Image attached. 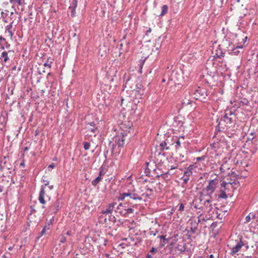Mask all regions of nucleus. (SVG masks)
Instances as JSON below:
<instances>
[{"instance_id": "4be33fe9", "label": "nucleus", "mask_w": 258, "mask_h": 258, "mask_svg": "<svg viewBox=\"0 0 258 258\" xmlns=\"http://www.w3.org/2000/svg\"><path fill=\"white\" fill-rule=\"evenodd\" d=\"M157 253H159L158 249L155 247H152L150 250L149 252L146 254V256L148 254H149L152 256V258H156V255Z\"/></svg>"}, {"instance_id": "9b49d317", "label": "nucleus", "mask_w": 258, "mask_h": 258, "mask_svg": "<svg viewBox=\"0 0 258 258\" xmlns=\"http://www.w3.org/2000/svg\"><path fill=\"white\" fill-rule=\"evenodd\" d=\"M124 211L119 212V215L121 216L126 217L130 214L134 213V210L132 208L128 207L127 206H126L125 205H124Z\"/></svg>"}, {"instance_id": "f704fd0d", "label": "nucleus", "mask_w": 258, "mask_h": 258, "mask_svg": "<svg viewBox=\"0 0 258 258\" xmlns=\"http://www.w3.org/2000/svg\"><path fill=\"white\" fill-rule=\"evenodd\" d=\"M176 208H177V212L181 213L184 210V205L182 203H179L176 206Z\"/></svg>"}, {"instance_id": "6e6d98bb", "label": "nucleus", "mask_w": 258, "mask_h": 258, "mask_svg": "<svg viewBox=\"0 0 258 258\" xmlns=\"http://www.w3.org/2000/svg\"><path fill=\"white\" fill-rule=\"evenodd\" d=\"M20 166H22L23 167H25V164L24 161L23 160H22V161L21 162V163L20 164Z\"/></svg>"}, {"instance_id": "20e7f679", "label": "nucleus", "mask_w": 258, "mask_h": 258, "mask_svg": "<svg viewBox=\"0 0 258 258\" xmlns=\"http://www.w3.org/2000/svg\"><path fill=\"white\" fill-rule=\"evenodd\" d=\"M125 136L122 134L116 135L112 139V141H110L108 147L110 148L111 151L113 153L114 148V144L118 147H122L125 144Z\"/></svg>"}, {"instance_id": "4c0bfd02", "label": "nucleus", "mask_w": 258, "mask_h": 258, "mask_svg": "<svg viewBox=\"0 0 258 258\" xmlns=\"http://www.w3.org/2000/svg\"><path fill=\"white\" fill-rule=\"evenodd\" d=\"M102 177H97L95 179L92 181V184L94 186H96L101 180Z\"/></svg>"}, {"instance_id": "2f4dec72", "label": "nucleus", "mask_w": 258, "mask_h": 258, "mask_svg": "<svg viewBox=\"0 0 258 258\" xmlns=\"http://www.w3.org/2000/svg\"><path fill=\"white\" fill-rule=\"evenodd\" d=\"M168 7L167 5H163L161 8V12L160 14V16H163L165 15L168 12Z\"/></svg>"}, {"instance_id": "5701e85b", "label": "nucleus", "mask_w": 258, "mask_h": 258, "mask_svg": "<svg viewBox=\"0 0 258 258\" xmlns=\"http://www.w3.org/2000/svg\"><path fill=\"white\" fill-rule=\"evenodd\" d=\"M206 93L205 89L200 88H199L195 91V94L198 97H204L205 95H207Z\"/></svg>"}, {"instance_id": "423d86ee", "label": "nucleus", "mask_w": 258, "mask_h": 258, "mask_svg": "<svg viewBox=\"0 0 258 258\" xmlns=\"http://www.w3.org/2000/svg\"><path fill=\"white\" fill-rule=\"evenodd\" d=\"M197 167L196 164L190 165L188 167L185 168L183 175L181 177V179L182 180L184 184H186L190 179V177L193 173V171Z\"/></svg>"}, {"instance_id": "4468645a", "label": "nucleus", "mask_w": 258, "mask_h": 258, "mask_svg": "<svg viewBox=\"0 0 258 258\" xmlns=\"http://www.w3.org/2000/svg\"><path fill=\"white\" fill-rule=\"evenodd\" d=\"M201 216V215H200L196 218H193L192 219L190 220V227L194 228L197 229H198V225L200 223V222H201V219H200Z\"/></svg>"}, {"instance_id": "0e129e2a", "label": "nucleus", "mask_w": 258, "mask_h": 258, "mask_svg": "<svg viewBox=\"0 0 258 258\" xmlns=\"http://www.w3.org/2000/svg\"><path fill=\"white\" fill-rule=\"evenodd\" d=\"M151 32V28H149L148 30H147L146 31V34H147V33H150Z\"/></svg>"}, {"instance_id": "393cba45", "label": "nucleus", "mask_w": 258, "mask_h": 258, "mask_svg": "<svg viewBox=\"0 0 258 258\" xmlns=\"http://www.w3.org/2000/svg\"><path fill=\"white\" fill-rule=\"evenodd\" d=\"M45 190H43V188L42 190H40L38 200L41 204H44L46 203L45 200H44V196H45Z\"/></svg>"}, {"instance_id": "bf43d9fd", "label": "nucleus", "mask_w": 258, "mask_h": 258, "mask_svg": "<svg viewBox=\"0 0 258 258\" xmlns=\"http://www.w3.org/2000/svg\"><path fill=\"white\" fill-rule=\"evenodd\" d=\"M223 165H222L221 166V167H220V171H221V172H224L225 171V170H224V169L223 168Z\"/></svg>"}, {"instance_id": "ddd939ff", "label": "nucleus", "mask_w": 258, "mask_h": 258, "mask_svg": "<svg viewBox=\"0 0 258 258\" xmlns=\"http://www.w3.org/2000/svg\"><path fill=\"white\" fill-rule=\"evenodd\" d=\"M146 166L145 168L144 173L146 176H150L151 171L152 170H153L154 166L155 165H154V163H151L150 162H146Z\"/></svg>"}, {"instance_id": "5fc2aeb1", "label": "nucleus", "mask_w": 258, "mask_h": 258, "mask_svg": "<svg viewBox=\"0 0 258 258\" xmlns=\"http://www.w3.org/2000/svg\"><path fill=\"white\" fill-rule=\"evenodd\" d=\"M204 159H205V157L203 156H202V157H197L196 158V160H197V161H201L202 160H204Z\"/></svg>"}, {"instance_id": "e433bc0d", "label": "nucleus", "mask_w": 258, "mask_h": 258, "mask_svg": "<svg viewBox=\"0 0 258 258\" xmlns=\"http://www.w3.org/2000/svg\"><path fill=\"white\" fill-rule=\"evenodd\" d=\"M52 62V59L48 58L46 61L44 63V66L48 67L49 69H50L51 68Z\"/></svg>"}, {"instance_id": "6ab92c4d", "label": "nucleus", "mask_w": 258, "mask_h": 258, "mask_svg": "<svg viewBox=\"0 0 258 258\" xmlns=\"http://www.w3.org/2000/svg\"><path fill=\"white\" fill-rule=\"evenodd\" d=\"M77 7V0H73L72 4L71 6H70L69 8L70 10L71 11V15L72 16L74 17L75 16V12H76V9Z\"/></svg>"}, {"instance_id": "f3484780", "label": "nucleus", "mask_w": 258, "mask_h": 258, "mask_svg": "<svg viewBox=\"0 0 258 258\" xmlns=\"http://www.w3.org/2000/svg\"><path fill=\"white\" fill-rule=\"evenodd\" d=\"M184 98L182 99L181 103L183 106H186L190 104V98L188 92H185L184 93Z\"/></svg>"}, {"instance_id": "412c9836", "label": "nucleus", "mask_w": 258, "mask_h": 258, "mask_svg": "<svg viewBox=\"0 0 258 258\" xmlns=\"http://www.w3.org/2000/svg\"><path fill=\"white\" fill-rule=\"evenodd\" d=\"M155 156L156 157L160 158V161H162V159L166 158V153L164 152V150H161V149H160L159 151H157L155 152Z\"/></svg>"}, {"instance_id": "603ef678", "label": "nucleus", "mask_w": 258, "mask_h": 258, "mask_svg": "<svg viewBox=\"0 0 258 258\" xmlns=\"http://www.w3.org/2000/svg\"><path fill=\"white\" fill-rule=\"evenodd\" d=\"M55 166H56V165L54 163H52L51 164H50L48 166V168H49L53 169L55 167Z\"/></svg>"}, {"instance_id": "473e14b6", "label": "nucleus", "mask_w": 258, "mask_h": 258, "mask_svg": "<svg viewBox=\"0 0 258 258\" xmlns=\"http://www.w3.org/2000/svg\"><path fill=\"white\" fill-rule=\"evenodd\" d=\"M127 187H128V189H127L126 192H130V190H133V192L136 191L135 186L133 184L132 181H130L127 183Z\"/></svg>"}, {"instance_id": "de8ad7c7", "label": "nucleus", "mask_w": 258, "mask_h": 258, "mask_svg": "<svg viewBox=\"0 0 258 258\" xmlns=\"http://www.w3.org/2000/svg\"><path fill=\"white\" fill-rule=\"evenodd\" d=\"M158 238H159L160 239H162L164 241H167L168 239L166 238V235H160L157 236Z\"/></svg>"}, {"instance_id": "cd10ccee", "label": "nucleus", "mask_w": 258, "mask_h": 258, "mask_svg": "<svg viewBox=\"0 0 258 258\" xmlns=\"http://www.w3.org/2000/svg\"><path fill=\"white\" fill-rule=\"evenodd\" d=\"M8 121V114L7 113L2 114L0 115V123L5 125Z\"/></svg>"}, {"instance_id": "7ed1b4c3", "label": "nucleus", "mask_w": 258, "mask_h": 258, "mask_svg": "<svg viewBox=\"0 0 258 258\" xmlns=\"http://www.w3.org/2000/svg\"><path fill=\"white\" fill-rule=\"evenodd\" d=\"M219 180L215 178L209 181L208 185L203 189L201 193V197H211L213 196L217 185L218 184Z\"/></svg>"}, {"instance_id": "4d7b16f0", "label": "nucleus", "mask_w": 258, "mask_h": 258, "mask_svg": "<svg viewBox=\"0 0 258 258\" xmlns=\"http://www.w3.org/2000/svg\"><path fill=\"white\" fill-rule=\"evenodd\" d=\"M88 124H89L90 125L92 126V127H94V126H96V124H95V123L94 122H90L88 123Z\"/></svg>"}, {"instance_id": "052dcab7", "label": "nucleus", "mask_w": 258, "mask_h": 258, "mask_svg": "<svg viewBox=\"0 0 258 258\" xmlns=\"http://www.w3.org/2000/svg\"><path fill=\"white\" fill-rule=\"evenodd\" d=\"M54 186L53 185H50L48 186V188L50 190H52Z\"/></svg>"}, {"instance_id": "a878e982", "label": "nucleus", "mask_w": 258, "mask_h": 258, "mask_svg": "<svg viewBox=\"0 0 258 258\" xmlns=\"http://www.w3.org/2000/svg\"><path fill=\"white\" fill-rule=\"evenodd\" d=\"M216 52L215 54V57L217 58H222L224 56V53L222 51V49L219 46V47L216 49Z\"/></svg>"}, {"instance_id": "864d4df0", "label": "nucleus", "mask_w": 258, "mask_h": 258, "mask_svg": "<svg viewBox=\"0 0 258 258\" xmlns=\"http://www.w3.org/2000/svg\"><path fill=\"white\" fill-rule=\"evenodd\" d=\"M145 189H146V190L147 191H153V189H152V188H150V187H149V186H146L145 187Z\"/></svg>"}, {"instance_id": "3c124183", "label": "nucleus", "mask_w": 258, "mask_h": 258, "mask_svg": "<svg viewBox=\"0 0 258 258\" xmlns=\"http://www.w3.org/2000/svg\"><path fill=\"white\" fill-rule=\"evenodd\" d=\"M103 169L102 168H100V172H99V175L98 176V177H101V176L103 174Z\"/></svg>"}, {"instance_id": "bb28decb", "label": "nucleus", "mask_w": 258, "mask_h": 258, "mask_svg": "<svg viewBox=\"0 0 258 258\" xmlns=\"http://www.w3.org/2000/svg\"><path fill=\"white\" fill-rule=\"evenodd\" d=\"M51 223V222H50V223H48L44 226L42 231L40 233V235L38 237V239L40 238L42 235L45 234L46 230H49Z\"/></svg>"}, {"instance_id": "7c9ffc66", "label": "nucleus", "mask_w": 258, "mask_h": 258, "mask_svg": "<svg viewBox=\"0 0 258 258\" xmlns=\"http://www.w3.org/2000/svg\"><path fill=\"white\" fill-rule=\"evenodd\" d=\"M0 59H3L4 62H7L9 59L8 52L7 51H3L0 56Z\"/></svg>"}, {"instance_id": "58836bf2", "label": "nucleus", "mask_w": 258, "mask_h": 258, "mask_svg": "<svg viewBox=\"0 0 258 258\" xmlns=\"http://www.w3.org/2000/svg\"><path fill=\"white\" fill-rule=\"evenodd\" d=\"M126 197H128V192H123L120 194L119 196L118 197V200L119 201H123Z\"/></svg>"}, {"instance_id": "f03ea898", "label": "nucleus", "mask_w": 258, "mask_h": 258, "mask_svg": "<svg viewBox=\"0 0 258 258\" xmlns=\"http://www.w3.org/2000/svg\"><path fill=\"white\" fill-rule=\"evenodd\" d=\"M235 245L231 248L230 254L234 255L237 253L242 247H245V250H247L249 248L248 243L245 238L241 236H238L237 239L235 240Z\"/></svg>"}, {"instance_id": "2eb2a0df", "label": "nucleus", "mask_w": 258, "mask_h": 258, "mask_svg": "<svg viewBox=\"0 0 258 258\" xmlns=\"http://www.w3.org/2000/svg\"><path fill=\"white\" fill-rule=\"evenodd\" d=\"M13 21L10 22V24L7 25L6 27V31L5 33L8 36H9L11 39L13 36L14 33L12 31Z\"/></svg>"}, {"instance_id": "37998d69", "label": "nucleus", "mask_w": 258, "mask_h": 258, "mask_svg": "<svg viewBox=\"0 0 258 258\" xmlns=\"http://www.w3.org/2000/svg\"><path fill=\"white\" fill-rule=\"evenodd\" d=\"M84 148L85 150H88L89 149L90 147V144L89 142H85L83 143Z\"/></svg>"}, {"instance_id": "a19ab883", "label": "nucleus", "mask_w": 258, "mask_h": 258, "mask_svg": "<svg viewBox=\"0 0 258 258\" xmlns=\"http://www.w3.org/2000/svg\"><path fill=\"white\" fill-rule=\"evenodd\" d=\"M10 2L13 5L17 4L19 6L22 5L21 0H10Z\"/></svg>"}, {"instance_id": "c756f323", "label": "nucleus", "mask_w": 258, "mask_h": 258, "mask_svg": "<svg viewBox=\"0 0 258 258\" xmlns=\"http://www.w3.org/2000/svg\"><path fill=\"white\" fill-rule=\"evenodd\" d=\"M160 176H162L164 179L167 180V179H169L170 178L171 175L169 173V171H168L165 173H162L161 174L156 175V177H159Z\"/></svg>"}, {"instance_id": "dca6fc26", "label": "nucleus", "mask_w": 258, "mask_h": 258, "mask_svg": "<svg viewBox=\"0 0 258 258\" xmlns=\"http://www.w3.org/2000/svg\"><path fill=\"white\" fill-rule=\"evenodd\" d=\"M116 204V203H114V202L109 204L108 207L106 209L103 210L102 211V213L103 214H105V215H107V214L111 213L113 210L114 206Z\"/></svg>"}, {"instance_id": "13d9d810", "label": "nucleus", "mask_w": 258, "mask_h": 258, "mask_svg": "<svg viewBox=\"0 0 258 258\" xmlns=\"http://www.w3.org/2000/svg\"><path fill=\"white\" fill-rule=\"evenodd\" d=\"M108 153V150H105L104 152V157H105V158L106 159L107 158V156Z\"/></svg>"}, {"instance_id": "a211bd4d", "label": "nucleus", "mask_w": 258, "mask_h": 258, "mask_svg": "<svg viewBox=\"0 0 258 258\" xmlns=\"http://www.w3.org/2000/svg\"><path fill=\"white\" fill-rule=\"evenodd\" d=\"M9 14L10 16H12L13 14V12L10 13L9 11L6 10L1 13L2 17L4 22L6 23H8L9 22L8 18H7V17H9Z\"/></svg>"}, {"instance_id": "f257e3e1", "label": "nucleus", "mask_w": 258, "mask_h": 258, "mask_svg": "<svg viewBox=\"0 0 258 258\" xmlns=\"http://www.w3.org/2000/svg\"><path fill=\"white\" fill-rule=\"evenodd\" d=\"M214 200V196L211 197H201V193H200V197L199 199H195L193 202L194 207L196 209H203V206L200 204L203 202V205L205 207V210L210 213L213 208L212 202Z\"/></svg>"}, {"instance_id": "0eeeda50", "label": "nucleus", "mask_w": 258, "mask_h": 258, "mask_svg": "<svg viewBox=\"0 0 258 258\" xmlns=\"http://www.w3.org/2000/svg\"><path fill=\"white\" fill-rule=\"evenodd\" d=\"M9 170L10 173H12L13 166L10 162L9 158L4 157L0 160V172Z\"/></svg>"}, {"instance_id": "39448f33", "label": "nucleus", "mask_w": 258, "mask_h": 258, "mask_svg": "<svg viewBox=\"0 0 258 258\" xmlns=\"http://www.w3.org/2000/svg\"><path fill=\"white\" fill-rule=\"evenodd\" d=\"M236 119V114L231 110H227L225 111L224 115L221 118V120L223 121L226 124L230 125L234 124Z\"/></svg>"}, {"instance_id": "69168bd1", "label": "nucleus", "mask_w": 258, "mask_h": 258, "mask_svg": "<svg viewBox=\"0 0 258 258\" xmlns=\"http://www.w3.org/2000/svg\"><path fill=\"white\" fill-rule=\"evenodd\" d=\"M249 215H251L252 218H255V214L250 213Z\"/></svg>"}, {"instance_id": "e2e57ef3", "label": "nucleus", "mask_w": 258, "mask_h": 258, "mask_svg": "<svg viewBox=\"0 0 258 258\" xmlns=\"http://www.w3.org/2000/svg\"><path fill=\"white\" fill-rule=\"evenodd\" d=\"M45 70L44 69V70H42V72H41L40 71H39L38 72V74H40V75H41V74H42L43 73H45Z\"/></svg>"}, {"instance_id": "c85d7f7f", "label": "nucleus", "mask_w": 258, "mask_h": 258, "mask_svg": "<svg viewBox=\"0 0 258 258\" xmlns=\"http://www.w3.org/2000/svg\"><path fill=\"white\" fill-rule=\"evenodd\" d=\"M169 143V140H166L165 141L161 143L160 144V149L161 150H169V146H168L167 144Z\"/></svg>"}, {"instance_id": "ea45409f", "label": "nucleus", "mask_w": 258, "mask_h": 258, "mask_svg": "<svg viewBox=\"0 0 258 258\" xmlns=\"http://www.w3.org/2000/svg\"><path fill=\"white\" fill-rule=\"evenodd\" d=\"M161 173H162V172L160 171V170L159 169H158V168H154L153 167V175H152V176H155L156 177V175H157V174H161Z\"/></svg>"}, {"instance_id": "1a4fd4ad", "label": "nucleus", "mask_w": 258, "mask_h": 258, "mask_svg": "<svg viewBox=\"0 0 258 258\" xmlns=\"http://www.w3.org/2000/svg\"><path fill=\"white\" fill-rule=\"evenodd\" d=\"M59 205V200L56 199L54 201H52L48 207V212L51 215L56 214L58 211Z\"/></svg>"}, {"instance_id": "338daca9", "label": "nucleus", "mask_w": 258, "mask_h": 258, "mask_svg": "<svg viewBox=\"0 0 258 258\" xmlns=\"http://www.w3.org/2000/svg\"><path fill=\"white\" fill-rule=\"evenodd\" d=\"M213 254H210V255L208 256V258H213Z\"/></svg>"}, {"instance_id": "a18cd8bd", "label": "nucleus", "mask_w": 258, "mask_h": 258, "mask_svg": "<svg viewBox=\"0 0 258 258\" xmlns=\"http://www.w3.org/2000/svg\"><path fill=\"white\" fill-rule=\"evenodd\" d=\"M59 242L61 243H64L66 241V238L63 235L59 236Z\"/></svg>"}, {"instance_id": "b1692460", "label": "nucleus", "mask_w": 258, "mask_h": 258, "mask_svg": "<svg viewBox=\"0 0 258 258\" xmlns=\"http://www.w3.org/2000/svg\"><path fill=\"white\" fill-rule=\"evenodd\" d=\"M128 193V197H130L131 199H132L134 200H138L139 201H141L142 200V197H140L137 194L135 193V191L133 192L132 190H130V192Z\"/></svg>"}, {"instance_id": "8fccbe9b", "label": "nucleus", "mask_w": 258, "mask_h": 258, "mask_svg": "<svg viewBox=\"0 0 258 258\" xmlns=\"http://www.w3.org/2000/svg\"><path fill=\"white\" fill-rule=\"evenodd\" d=\"M97 130V127H96V126H94V127H93L92 128H91L90 129H89V130L92 132V133H95V131Z\"/></svg>"}, {"instance_id": "49530a36", "label": "nucleus", "mask_w": 258, "mask_h": 258, "mask_svg": "<svg viewBox=\"0 0 258 258\" xmlns=\"http://www.w3.org/2000/svg\"><path fill=\"white\" fill-rule=\"evenodd\" d=\"M109 220L110 221H112V222L113 223H115L116 222V219H115V216H113V215H110L109 216Z\"/></svg>"}, {"instance_id": "79ce46f5", "label": "nucleus", "mask_w": 258, "mask_h": 258, "mask_svg": "<svg viewBox=\"0 0 258 258\" xmlns=\"http://www.w3.org/2000/svg\"><path fill=\"white\" fill-rule=\"evenodd\" d=\"M158 233V230H157V229H155V230H151V229H150L148 232V234L150 235L155 236Z\"/></svg>"}, {"instance_id": "774afa93", "label": "nucleus", "mask_w": 258, "mask_h": 258, "mask_svg": "<svg viewBox=\"0 0 258 258\" xmlns=\"http://www.w3.org/2000/svg\"><path fill=\"white\" fill-rule=\"evenodd\" d=\"M146 258H152V256L149 255V254H148L147 256H146Z\"/></svg>"}, {"instance_id": "680f3d73", "label": "nucleus", "mask_w": 258, "mask_h": 258, "mask_svg": "<svg viewBox=\"0 0 258 258\" xmlns=\"http://www.w3.org/2000/svg\"><path fill=\"white\" fill-rule=\"evenodd\" d=\"M176 167H174L173 166H171L169 170V171L170 170H173V169H175Z\"/></svg>"}, {"instance_id": "6e6552de", "label": "nucleus", "mask_w": 258, "mask_h": 258, "mask_svg": "<svg viewBox=\"0 0 258 258\" xmlns=\"http://www.w3.org/2000/svg\"><path fill=\"white\" fill-rule=\"evenodd\" d=\"M233 183L226 182L224 181L221 183V187L222 188L220 190V194L218 195V197L222 199H226L228 198L227 195L226 194V190L229 188V186H231Z\"/></svg>"}, {"instance_id": "72a5a7b5", "label": "nucleus", "mask_w": 258, "mask_h": 258, "mask_svg": "<svg viewBox=\"0 0 258 258\" xmlns=\"http://www.w3.org/2000/svg\"><path fill=\"white\" fill-rule=\"evenodd\" d=\"M41 182H44V184L41 186L40 190H42V189L43 188V190H45V188L46 186L49 185V181L48 180L45 179L44 178H42L41 179Z\"/></svg>"}, {"instance_id": "9d476101", "label": "nucleus", "mask_w": 258, "mask_h": 258, "mask_svg": "<svg viewBox=\"0 0 258 258\" xmlns=\"http://www.w3.org/2000/svg\"><path fill=\"white\" fill-rule=\"evenodd\" d=\"M242 46H236V47H232L231 44H229V47L227 48L228 53L231 55H238L240 53L239 49H242Z\"/></svg>"}, {"instance_id": "09e8293b", "label": "nucleus", "mask_w": 258, "mask_h": 258, "mask_svg": "<svg viewBox=\"0 0 258 258\" xmlns=\"http://www.w3.org/2000/svg\"><path fill=\"white\" fill-rule=\"evenodd\" d=\"M250 219H251V217H250V215H247V216H246V217H245V223H248V222H249L250 221Z\"/></svg>"}, {"instance_id": "c03bdc74", "label": "nucleus", "mask_w": 258, "mask_h": 258, "mask_svg": "<svg viewBox=\"0 0 258 258\" xmlns=\"http://www.w3.org/2000/svg\"><path fill=\"white\" fill-rule=\"evenodd\" d=\"M197 230V229L196 228L190 227V229L187 230V233H190L191 234H195Z\"/></svg>"}, {"instance_id": "f8f14e48", "label": "nucleus", "mask_w": 258, "mask_h": 258, "mask_svg": "<svg viewBox=\"0 0 258 258\" xmlns=\"http://www.w3.org/2000/svg\"><path fill=\"white\" fill-rule=\"evenodd\" d=\"M180 139L184 140V137H181L180 138H179L177 137H175L172 140L171 145H173L176 150L179 149L181 147V142L180 140Z\"/></svg>"}, {"instance_id": "aec40b11", "label": "nucleus", "mask_w": 258, "mask_h": 258, "mask_svg": "<svg viewBox=\"0 0 258 258\" xmlns=\"http://www.w3.org/2000/svg\"><path fill=\"white\" fill-rule=\"evenodd\" d=\"M137 90L136 91V96L137 97L141 98L142 95L144 93V90L142 89V86L141 84L137 85Z\"/></svg>"}, {"instance_id": "c9c22d12", "label": "nucleus", "mask_w": 258, "mask_h": 258, "mask_svg": "<svg viewBox=\"0 0 258 258\" xmlns=\"http://www.w3.org/2000/svg\"><path fill=\"white\" fill-rule=\"evenodd\" d=\"M124 205L122 204V203H120L118 206L117 207H116V209H115V212L117 213H118L119 214V212L120 211H124Z\"/></svg>"}]
</instances>
